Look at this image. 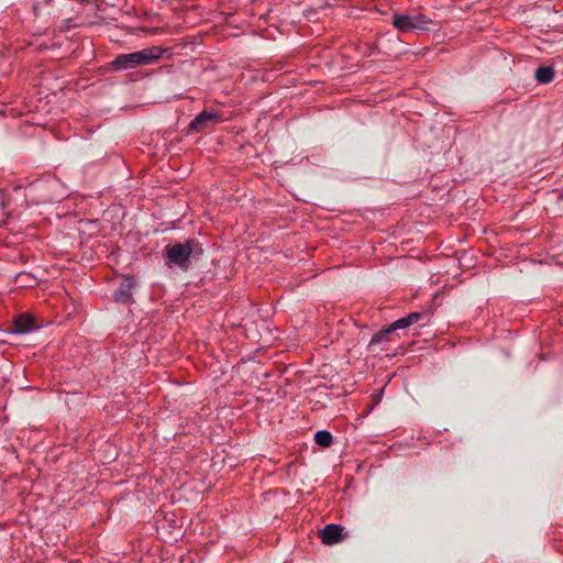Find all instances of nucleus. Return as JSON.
Segmentation results:
<instances>
[{"instance_id": "0eeeda50", "label": "nucleus", "mask_w": 563, "mask_h": 563, "mask_svg": "<svg viewBox=\"0 0 563 563\" xmlns=\"http://www.w3.org/2000/svg\"><path fill=\"white\" fill-rule=\"evenodd\" d=\"M134 287V280L131 277H124L121 282L119 290L115 291L114 298L117 301L125 302L131 298V290Z\"/></svg>"}, {"instance_id": "1a4fd4ad", "label": "nucleus", "mask_w": 563, "mask_h": 563, "mask_svg": "<svg viewBox=\"0 0 563 563\" xmlns=\"http://www.w3.org/2000/svg\"><path fill=\"white\" fill-rule=\"evenodd\" d=\"M554 78V69L551 66L539 67L536 70V79L540 84H549Z\"/></svg>"}, {"instance_id": "423d86ee", "label": "nucleus", "mask_w": 563, "mask_h": 563, "mask_svg": "<svg viewBox=\"0 0 563 563\" xmlns=\"http://www.w3.org/2000/svg\"><path fill=\"white\" fill-rule=\"evenodd\" d=\"M342 527L339 525H328L321 532L320 537L324 544H334L342 540Z\"/></svg>"}, {"instance_id": "6e6552de", "label": "nucleus", "mask_w": 563, "mask_h": 563, "mask_svg": "<svg viewBox=\"0 0 563 563\" xmlns=\"http://www.w3.org/2000/svg\"><path fill=\"white\" fill-rule=\"evenodd\" d=\"M14 325L16 332L25 333L35 328V322L31 314L23 313L16 317Z\"/></svg>"}, {"instance_id": "7ed1b4c3", "label": "nucleus", "mask_w": 563, "mask_h": 563, "mask_svg": "<svg viewBox=\"0 0 563 563\" xmlns=\"http://www.w3.org/2000/svg\"><path fill=\"white\" fill-rule=\"evenodd\" d=\"M222 121V117L214 110H203L188 125L189 132H206Z\"/></svg>"}, {"instance_id": "9d476101", "label": "nucleus", "mask_w": 563, "mask_h": 563, "mask_svg": "<svg viewBox=\"0 0 563 563\" xmlns=\"http://www.w3.org/2000/svg\"><path fill=\"white\" fill-rule=\"evenodd\" d=\"M314 441L317 444H319L322 448H328L332 443V435L330 432L325 430L318 431L314 434Z\"/></svg>"}, {"instance_id": "f257e3e1", "label": "nucleus", "mask_w": 563, "mask_h": 563, "mask_svg": "<svg viewBox=\"0 0 563 563\" xmlns=\"http://www.w3.org/2000/svg\"><path fill=\"white\" fill-rule=\"evenodd\" d=\"M164 49L158 46H151L137 52L118 55L113 62L114 70H130L139 66L152 65L158 60Z\"/></svg>"}, {"instance_id": "39448f33", "label": "nucleus", "mask_w": 563, "mask_h": 563, "mask_svg": "<svg viewBox=\"0 0 563 563\" xmlns=\"http://www.w3.org/2000/svg\"><path fill=\"white\" fill-rule=\"evenodd\" d=\"M166 252H167L168 258L173 263L181 266L188 261V258L192 252V249H191L190 244L187 242L185 244H175L173 246H167Z\"/></svg>"}, {"instance_id": "f03ea898", "label": "nucleus", "mask_w": 563, "mask_h": 563, "mask_svg": "<svg viewBox=\"0 0 563 563\" xmlns=\"http://www.w3.org/2000/svg\"><path fill=\"white\" fill-rule=\"evenodd\" d=\"M431 20L424 14L418 13L413 15L395 14L393 24L400 32H410L413 30H428Z\"/></svg>"}, {"instance_id": "20e7f679", "label": "nucleus", "mask_w": 563, "mask_h": 563, "mask_svg": "<svg viewBox=\"0 0 563 563\" xmlns=\"http://www.w3.org/2000/svg\"><path fill=\"white\" fill-rule=\"evenodd\" d=\"M420 319V313L419 312H412L410 314H408L407 317L405 318H400L398 320H396L393 324H390L387 329L383 330V331H379L378 333H376L373 338H372V341L371 343H375V342H382V341H385L387 335L391 332V331H396V330H400V329H405L413 323H416L417 321H419Z\"/></svg>"}]
</instances>
